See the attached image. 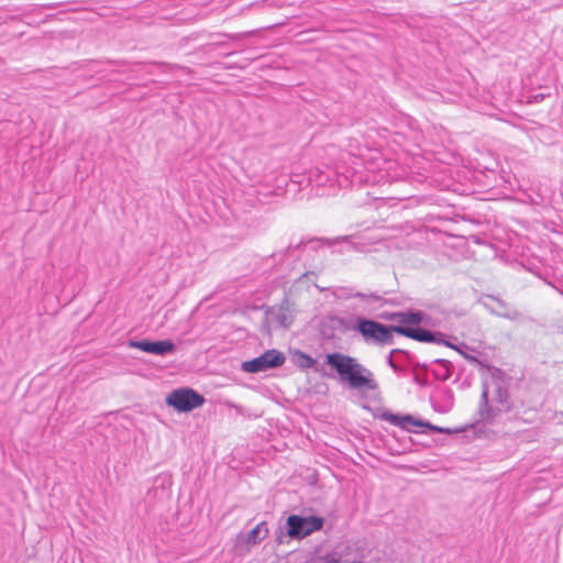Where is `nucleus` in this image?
<instances>
[{
  "instance_id": "nucleus-27",
  "label": "nucleus",
  "mask_w": 563,
  "mask_h": 563,
  "mask_svg": "<svg viewBox=\"0 0 563 563\" xmlns=\"http://www.w3.org/2000/svg\"><path fill=\"white\" fill-rule=\"evenodd\" d=\"M398 312H386V313H383L379 316V318L384 319V320H389V321H396L398 322Z\"/></svg>"
},
{
  "instance_id": "nucleus-25",
  "label": "nucleus",
  "mask_w": 563,
  "mask_h": 563,
  "mask_svg": "<svg viewBox=\"0 0 563 563\" xmlns=\"http://www.w3.org/2000/svg\"><path fill=\"white\" fill-rule=\"evenodd\" d=\"M456 367H455V378L453 380V384H457L460 383V380L462 379L463 377V373H464V366H462L461 364H455Z\"/></svg>"
},
{
  "instance_id": "nucleus-9",
  "label": "nucleus",
  "mask_w": 563,
  "mask_h": 563,
  "mask_svg": "<svg viewBox=\"0 0 563 563\" xmlns=\"http://www.w3.org/2000/svg\"><path fill=\"white\" fill-rule=\"evenodd\" d=\"M455 363L446 358H434L430 362H420L418 368L430 372L439 382H446L455 372Z\"/></svg>"
},
{
  "instance_id": "nucleus-6",
  "label": "nucleus",
  "mask_w": 563,
  "mask_h": 563,
  "mask_svg": "<svg viewBox=\"0 0 563 563\" xmlns=\"http://www.w3.org/2000/svg\"><path fill=\"white\" fill-rule=\"evenodd\" d=\"M205 397L189 387L175 389L166 397V404L178 412H189L205 404Z\"/></svg>"
},
{
  "instance_id": "nucleus-20",
  "label": "nucleus",
  "mask_w": 563,
  "mask_h": 563,
  "mask_svg": "<svg viewBox=\"0 0 563 563\" xmlns=\"http://www.w3.org/2000/svg\"><path fill=\"white\" fill-rule=\"evenodd\" d=\"M497 307L493 309V312L501 318L508 320H517L521 314L516 309L510 308L504 300L499 298H494Z\"/></svg>"
},
{
  "instance_id": "nucleus-15",
  "label": "nucleus",
  "mask_w": 563,
  "mask_h": 563,
  "mask_svg": "<svg viewBox=\"0 0 563 563\" xmlns=\"http://www.w3.org/2000/svg\"><path fill=\"white\" fill-rule=\"evenodd\" d=\"M362 316H354L351 318H343L338 316L329 317L328 322L332 331L339 330L341 332H358L357 321Z\"/></svg>"
},
{
  "instance_id": "nucleus-11",
  "label": "nucleus",
  "mask_w": 563,
  "mask_h": 563,
  "mask_svg": "<svg viewBox=\"0 0 563 563\" xmlns=\"http://www.w3.org/2000/svg\"><path fill=\"white\" fill-rule=\"evenodd\" d=\"M268 320L284 329H288L294 322V308L290 301L285 298L280 305L267 309Z\"/></svg>"
},
{
  "instance_id": "nucleus-3",
  "label": "nucleus",
  "mask_w": 563,
  "mask_h": 563,
  "mask_svg": "<svg viewBox=\"0 0 563 563\" xmlns=\"http://www.w3.org/2000/svg\"><path fill=\"white\" fill-rule=\"evenodd\" d=\"M324 518L319 516L290 515L286 520V532L291 539L301 540L316 531H320L324 525Z\"/></svg>"
},
{
  "instance_id": "nucleus-8",
  "label": "nucleus",
  "mask_w": 563,
  "mask_h": 563,
  "mask_svg": "<svg viewBox=\"0 0 563 563\" xmlns=\"http://www.w3.org/2000/svg\"><path fill=\"white\" fill-rule=\"evenodd\" d=\"M397 334L404 335L418 342L435 344H442L445 336L441 332L430 331L420 327V324L416 327L397 325Z\"/></svg>"
},
{
  "instance_id": "nucleus-4",
  "label": "nucleus",
  "mask_w": 563,
  "mask_h": 563,
  "mask_svg": "<svg viewBox=\"0 0 563 563\" xmlns=\"http://www.w3.org/2000/svg\"><path fill=\"white\" fill-rule=\"evenodd\" d=\"M285 362L286 356L282 351L271 349L255 358L242 362L241 369L244 373L257 374L278 368L283 366Z\"/></svg>"
},
{
  "instance_id": "nucleus-12",
  "label": "nucleus",
  "mask_w": 563,
  "mask_h": 563,
  "mask_svg": "<svg viewBox=\"0 0 563 563\" xmlns=\"http://www.w3.org/2000/svg\"><path fill=\"white\" fill-rule=\"evenodd\" d=\"M488 394V385L487 383H483L477 413L479 421L492 424L501 413H505V411L499 408L496 402H493V399L489 400Z\"/></svg>"
},
{
  "instance_id": "nucleus-19",
  "label": "nucleus",
  "mask_w": 563,
  "mask_h": 563,
  "mask_svg": "<svg viewBox=\"0 0 563 563\" xmlns=\"http://www.w3.org/2000/svg\"><path fill=\"white\" fill-rule=\"evenodd\" d=\"M442 344L448 346V347H451V349L455 350L457 353H460L470 363H473V364H476V365H479V366H483V367H488L477 356L468 354V353L465 352V350L470 349L468 345H466V343L462 342L460 344H454L453 342H451L450 340H446L444 338V342H442Z\"/></svg>"
},
{
  "instance_id": "nucleus-18",
  "label": "nucleus",
  "mask_w": 563,
  "mask_h": 563,
  "mask_svg": "<svg viewBox=\"0 0 563 563\" xmlns=\"http://www.w3.org/2000/svg\"><path fill=\"white\" fill-rule=\"evenodd\" d=\"M398 325H419L424 321V312L420 310H408V311H399L398 312Z\"/></svg>"
},
{
  "instance_id": "nucleus-30",
  "label": "nucleus",
  "mask_w": 563,
  "mask_h": 563,
  "mask_svg": "<svg viewBox=\"0 0 563 563\" xmlns=\"http://www.w3.org/2000/svg\"><path fill=\"white\" fill-rule=\"evenodd\" d=\"M150 64L154 65V66H157V67H162V68L169 66L168 64L163 63V62H151Z\"/></svg>"
},
{
  "instance_id": "nucleus-26",
  "label": "nucleus",
  "mask_w": 563,
  "mask_h": 563,
  "mask_svg": "<svg viewBox=\"0 0 563 563\" xmlns=\"http://www.w3.org/2000/svg\"><path fill=\"white\" fill-rule=\"evenodd\" d=\"M544 98H545L544 93H534V95L529 96L528 102L529 103H538V102L542 101Z\"/></svg>"
},
{
  "instance_id": "nucleus-14",
  "label": "nucleus",
  "mask_w": 563,
  "mask_h": 563,
  "mask_svg": "<svg viewBox=\"0 0 563 563\" xmlns=\"http://www.w3.org/2000/svg\"><path fill=\"white\" fill-rule=\"evenodd\" d=\"M269 533L267 528V523L262 521L257 523L253 529H251L247 533H240L238 536V543H245L249 547L256 545L262 542Z\"/></svg>"
},
{
  "instance_id": "nucleus-17",
  "label": "nucleus",
  "mask_w": 563,
  "mask_h": 563,
  "mask_svg": "<svg viewBox=\"0 0 563 563\" xmlns=\"http://www.w3.org/2000/svg\"><path fill=\"white\" fill-rule=\"evenodd\" d=\"M332 243L327 240V239H322V238H314V239H309L307 241H299L298 243L296 244H292L290 243L283 252V256H286V255H290V253L292 251H296V250H306V249H310V250H318L319 247L321 246H324V245H331Z\"/></svg>"
},
{
  "instance_id": "nucleus-29",
  "label": "nucleus",
  "mask_w": 563,
  "mask_h": 563,
  "mask_svg": "<svg viewBox=\"0 0 563 563\" xmlns=\"http://www.w3.org/2000/svg\"><path fill=\"white\" fill-rule=\"evenodd\" d=\"M396 360L398 361V363L400 365H402L405 368L406 366H410L407 362H406V358L404 356H396Z\"/></svg>"
},
{
  "instance_id": "nucleus-23",
  "label": "nucleus",
  "mask_w": 563,
  "mask_h": 563,
  "mask_svg": "<svg viewBox=\"0 0 563 563\" xmlns=\"http://www.w3.org/2000/svg\"><path fill=\"white\" fill-rule=\"evenodd\" d=\"M210 37H213L216 38V41L213 42L214 45H223L225 42H224V38H231V40H235L239 37V34H228V33H212L210 34Z\"/></svg>"
},
{
  "instance_id": "nucleus-7",
  "label": "nucleus",
  "mask_w": 563,
  "mask_h": 563,
  "mask_svg": "<svg viewBox=\"0 0 563 563\" xmlns=\"http://www.w3.org/2000/svg\"><path fill=\"white\" fill-rule=\"evenodd\" d=\"M128 346L159 356L168 355L173 353L176 349L174 342L169 339L159 341H152L148 339L130 340L128 342Z\"/></svg>"
},
{
  "instance_id": "nucleus-1",
  "label": "nucleus",
  "mask_w": 563,
  "mask_h": 563,
  "mask_svg": "<svg viewBox=\"0 0 563 563\" xmlns=\"http://www.w3.org/2000/svg\"><path fill=\"white\" fill-rule=\"evenodd\" d=\"M324 364L329 365L351 389L360 393L379 394V385L374 373L357 358L340 352L328 353Z\"/></svg>"
},
{
  "instance_id": "nucleus-5",
  "label": "nucleus",
  "mask_w": 563,
  "mask_h": 563,
  "mask_svg": "<svg viewBox=\"0 0 563 563\" xmlns=\"http://www.w3.org/2000/svg\"><path fill=\"white\" fill-rule=\"evenodd\" d=\"M380 419L388 421L394 426L401 428L407 432H415L413 427L426 428L434 433L452 434L454 431L450 428H443L432 424L429 421L420 420L412 415H398L389 411L382 413Z\"/></svg>"
},
{
  "instance_id": "nucleus-28",
  "label": "nucleus",
  "mask_w": 563,
  "mask_h": 563,
  "mask_svg": "<svg viewBox=\"0 0 563 563\" xmlns=\"http://www.w3.org/2000/svg\"><path fill=\"white\" fill-rule=\"evenodd\" d=\"M413 380H415L418 385H420V386H426V385H427L426 379H421V378L419 377V375H418V374H415V376H413Z\"/></svg>"
},
{
  "instance_id": "nucleus-24",
  "label": "nucleus",
  "mask_w": 563,
  "mask_h": 563,
  "mask_svg": "<svg viewBox=\"0 0 563 563\" xmlns=\"http://www.w3.org/2000/svg\"><path fill=\"white\" fill-rule=\"evenodd\" d=\"M457 384L460 389L464 390L470 388L472 385V375H466L465 377H462V379Z\"/></svg>"
},
{
  "instance_id": "nucleus-13",
  "label": "nucleus",
  "mask_w": 563,
  "mask_h": 563,
  "mask_svg": "<svg viewBox=\"0 0 563 563\" xmlns=\"http://www.w3.org/2000/svg\"><path fill=\"white\" fill-rule=\"evenodd\" d=\"M396 356H404L413 371L418 369V365H420V361L411 352L404 349H393L386 357V363L395 373H405V367L398 363Z\"/></svg>"
},
{
  "instance_id": "nucleus-10",
  "label": "nucleus",
  "mask_w": 563,
  "mask_h": 563,
  "mask_svg": "<svg viewBox=\"0 0 563 563\" xmlns=\"http://www.w3.org/2000/svg\"><path fill=\"white\" fill-rule=\"evenodd\" d=\"M430 404L434 411L448 413L455 404L453 390L449 386H437L430 395Z\"/></svg>"
},
{
  "instance_id": "nucleus-2",
  "label": "nucleus",
  "mask_w": 563,
  "mask_h": 563,
  "mask_svg": "<svg viewBox=\"0 0 563 563\" xmlns=\"http://www.w3.org/2000/svg\"><path fill=\"white\" fill-rule=\"evenodd\" d=\"M357 333L366 344L385 346L395 343L394 333H397V325L384 324L362 317L357 321Z\"/></svg>"
},
{
  "instance_id": "nucleus-21",
  "label": "nucleus",
  "mask_w": 563,
  "mask_h": 563,
  "mask_svg": "<svg viewBox=\"0 0 563 563\" xmlns=\"http://www.w3.org/2000/svg\"><path fill=\"white\" fill-rule=\"evenodd\" d=\"M295 363L302 371L313 368L314 372H322V368L318 367L317 360L301 351H296Z\"/></svg>"
},
{
  "instance_id": "nucleus-16",
  "label": "nucleus",
  "mask_w": 563,
  "mask_h": 563,
  "mask_svg": "<svg viewBox=\"0 0 563 563\" xmlns=\"http://www.w3.org/2000/svg\"><path fill=\"white\" fill-rule=\"evenodd\" d=\"M493 402H496V405L501 408L505 413L511 415L512 417L516 416L514 413V404L510 400V395L508 389L500 383L496 385Z\"/></svg>"
},
{
  "instance_id": "nucleus-22",
  "label": "nucleus",
  "mask_w": 563,
  "mask_h": 563,
  "mask_svg": "<svg viewBox=\"0 0 563 563\" xmlns=\"http://www.w3.org/2000/svg\"><path fill=\"white\" fill-rule=\"evenodd\" d=\"M346 298H357V299H361V300H374L376 302H380V306L385 305L387 301L384 299V297L382 295H379L378 292H361V291H355V292H350Z\"/></svg>"
}]
</instances>
